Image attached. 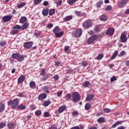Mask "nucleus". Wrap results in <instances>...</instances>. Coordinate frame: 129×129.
<instances>
[{
  "label": "nucleus",
  "instance_id": "nucleus-23",
  "mask_svg": "<svg viewBox=\"0 0 129 129\" xmlns=\"http://www.w3.org/2000/svg\"><path fill=\"white\" fill-rule=\"evenodd\" d=\"M60 31V28H59V26H56L54 29L53 30V32L54 34H56L57 33H59Z\"/></svg>",
  "mask_w": 129,
  "mask_h": 129
},
{
  "label": "nucleus",
  "instance_id": "nucleus-30",
  "mask_svg": "<svg viewBox=\"0 0 129 129\" xmlns=\"http://www.w3.org/2000/svg\"><path fill=\"white\" fill-rule=\"evenodd\" d=\"M77 1L78 0H68L67 3L69 5H73V4H75Z\"/></svg>",
  "mask_w": 129,
  "mask_h": 129
},
{
  "label": "nucleus",
  "instance_id": "nucleus-42",
  "mask_svg": "<svg viewBox=\"0 0 129 129\" xmlns=\"http://www.w3.org/2000/svg\"><path fill=\"white\" fill-rule=\"evenodd\" d=\"M35 114L37 116H39L41 115V114H42V112L40 110H37V111H35Z\"/></svg>",
  "mask_w": 129,
  "mask_h": 129
},
{
  "label": "nucleus",
  "instance_id": "nucleus-47",
  "mask_svg": "<svg viewBox=\"0 0 129 129\" xmlns=\"http://www.w3.org/2000/svg\"><path fill=\"white\" fill-rule=\"evenodd\" d=\"M103 111L106 113H108V112H110V109L107 108H105L103 109Z\"/></svg>",
  "mask_w": 129,
  "mask_h": 129
},
{
  "label": "nucleus",
  "instance_id": "nucleus-40",
  "mask_svg": "<svg viewBox=\"0 0 129 129\" xmlns=\"http://www.w3.org/2000/svg\"><path fill=\"white\" fill-rule=\"evenodd\" d=\"M51 103L50 101H45L43 103L44 106H48V105Z\"/></svg>",
  "mask_w": 129,
  "mask_h": 129
},
{
  "label": "nucleus",
  "instance_id": "nucleus-62",
  "mask_svg": "<svg viewBox=\"0 0 129 129\" xmlns=\"http://www.w3.org/2000/svg\"><path fill=\"white\" fill-rule=\"evenodd\" d=\"M112 8L110 6H108L107 7L106 9V11H110L111 10Z\"/></svg>",
  "mask_w": 129,
  "mask_h": 129
},
{
  "label": "nucleus",
  "instance_id": "nucleus-26",
  "mask_svg": "<svg viewBox=\"0 0 129 129\" xmlns=\"http://www.w3.org/2000/svg\"><path fill=\"white\" fill-rule=\"evenodd\" d=\"M24 58V55H21V54L20 53L19 56L17 58V60L18 62H21V61H23Z\"/></svg>",
  "mask_w": 129,
  "mask_h": 129
},
{
  "label": "nucleus",
  "instance_id": "nucleus-33",
  "mask_svg": "<svg viewBox=\"0 0 129 129\" xmlns=\"http://www.w3.org/2000/svg\"><path fill=\"white\" fill-rule=\"evenodd\" d=\"M25 6H26V3L22 2L18 5V9H21L23 7H25Z\"/></svg>",
  "mask_w": 129,
  "mask_h": 129
},
{
  "label": "nucleus",
  "instance_id": "nucleus-24",
  "mask_svg": "<svg viewBox=\"0 0 129 129\" xmlns=\"http://www.w3.org/2000/svg\"><path fill=\"white\" fill-rule=\"evenodd\" d=\"M117 54H118V51L117 50H115L110 58L111 60H113V59L117 56Z\"/></svg>",
  "mask_w": 129,
  "mask_h": 129
},
{
  "label": "nucleus",
  "instance_id": "nucleus-10",
  "mask_svg": "<svg viewBox=\"0 0 129 129\" xmlns=\"http://www.w3.org/2000/svg\"><path fill=\"white\" fill-rule=\"evenodd\" d=\"M33 45V42L32 41H28L24 43V47L26 48V49H30L31 46Z\"/></svg>",
  "mask_w": 129,
  "mask_h": 129
},
{
  "label": "nucleus",
  "instance_id": "nucleus-37",
  "mask_svg": "<svg viewBox=\"0 0 129 129\" xmlns=\"http://www.w3.org/2000/svg\"><path fill=\"white\" fill-rule=\"evenodd\" d=\"M103 58V54H99L96 57L97 60H101Z\"/></svg>",
  "mask_w": 129,
  "mask_h": 129
},
{
  "label": "nucleus",
  "instance_id": "nucleus-32",
  "mask_svg": "<svg viewBox=\"0 0 129 129\" xmlns=\"http://www.w3.org/2000/svg\"><path fill=\"white\" fill-rule=\"evenodd\" d=\"M64 34V33L63 32H60V33H55V36L57 38H60V37H62V36H63V34Z\"/></svg>",
  "mask_w": 129,
  "mask_h": 129
},
{
  "label": "nucleus",
  "instance_id": "nucleus-43",
  "mask_svg": "<svg viewBox=\"0 0 129 129\" xmlns=\"http://www.w3.org/2000/svg\"><path fill=\"white\" fill-rule=\"evenodd\" d=\"M72 95L71 94H68L66 95V96H65V98L67 99V100H68V99H70V98H71L72 97Z\"/></svg>",
  "mask_w": 129,
  "mask_h": 129
},
{
  "label": "nucleus",
  "instance_id": "nucleus-29",
  "mask_svg": "<svg viewBox=\"0 0 129 129\" xmlns=\"http://www.w3.org/2000/svg\"><path fill=\"white\" fill-rule=\"evenodd\" d=\"M18 108L19 109H21V110H24V109H26V106H24L23 104H21L18 106Z\"/></svg>",
  "mask_w": 129,
  "mask_h": 129
},
{
  "label": "nucleus",
  "instance_id": "nucleus-35",
  "mask_svg": "<svg viewBox=\"0 0 129 129\" xmlns=\"http://www.w3.org/2000/svg\"><path fill=\"white\" fill-rule=\"evenodd\" d=\"M13 29H14V30H16V29L21 30L22 29V26L19 25H16L13 27Z\"/></svg>",
  "mask_w": 129,
  "mask_h": 129
},
{
  "label": "nucleus",
  "instance_id": "nucleus-45",
  "mask_svg": "<svg viewBox=\"0 0 129 129\" xmlns=\"http://www.w3.org/2000/svg\"><path fill=\"white\" fill-rule=\"evenodd\" d=\"M41 2H42V0H34V5H39Z\"/></svg>",
  "mask_w": 129,
  "mask_h": 129
},
{
  "label": "nucleus",
  "instance_id": "nucleus-58",
  "mask_svg": "<svg viewBox=\"0 0 129 129\" xmlns=\"http://www.w3.org/2000/svg\"><path fill=\"white\" fill-rule=\"evenodd\" d=\"M62 91L57 92L56 94L58 97H61V95H62Z\"/></svg>",
  "mask_w": 129,
  "mask_h": 129
},
{
  "label": "nucleus",
  "instance_id": "nucleus-57",
  "mask_svg": "<svg viewBox=\"0 0 129 129\" xmlns=\"http://www.w3.org/2000/svg\"><path fill=\"white\" fill-rule=\"evenodd\" d=\"M67 71L68 73H72V72H73V70H72V69L71 68H67Z\"/></svg>",
  "mask_w": 129,
  "mask_h": 129
},
{
  "label": "nucleus",
  "instance_id": "nucleus-55",
  "mask_svg": "<svg viewBox=\"0 0 129 129\" xmlns=\"http://www.w3.org/2000/svg\"><path fill=\"white\" fill-rule=\"evenodd\" d=\"M53 79H54V80H55V81H57V80L59 79V76H58V75H55L53 77Z\"/></svg>",
  "mask_w": 129,
  "mask_h": 129
},
{
  "label": "nucleus",
  "instance_id": "nucleus-53",
  "mask_svg": "<svg viewBox=\"0 0 129 129\" xmlns=\"http://www.w3.org/2000/svg\"><path fill=\"white\" fill-rule=\"evenodd\" d=\"M116 80V78L115 77H112L110 78V82H113Z\"/></svg>",
  "mask_w": 129,
  "mask_h": 129
},
{
  "label": "nucleus",
  "instance_id": "nucleus-21",
  "mask_svg": "<svg viewBox=\"0 0 129 129\" xmlns=\"http://www.w3.org/2000/svg\"><path fill=\"white\" fill-rule=\"evenodd\" d=\"M26 21H27V17H22L21 19L19 21V23L20 24H24V23H25V22H26Z\"/></svg>",
  "mask_w": 129,
  "mask_h": 129
},
{
  "label": "nucleus",
  "instance_id": "nucleus-15",
  "mask_svg": "<svg viewBox=\"0 0 129 129\" xmlns=\"http://www.w3.org/2000/svg\"><path fill=\"white\" fill-rule=\"evenodd\" d=\"M101 21H103V22H105V21H107V16L103 14L100 17Z\"/></svg>",
  "mask_w": 129,
  "mask_h": 129
},
{
  "label": "nucleus",
  "instance_id": "nucleus-51",
  "mask_svg": "<svg viewBox=\"0 0 129 129\" xmlns=\"http://www.w3.org/2000/svg\"><path fill=\"white\" fill-rule=\"evenodd\" d=\"M46 72V71H45V69H42L41 73H40V75H41L42 76H44V75H45V73Z\"/></svg>",
  "mask_w": 129,
  "mask_h": 129
},
{
  "label": "nucleus",
  "instance_id": "nucleus-17",
  "mask_svg": "<svg viewBox=\"0 0 129 129\" xmlns=\"http://www.w3.org/2000/svg\"><path fill=\"white\" fill-rule=\"evenodd\" d=\"M48 14H49V9H44L42 11L43 16H48Z\"/></svg>",
  "mask_w": 129,
  "mask_h": 129
},
{
  "label": "nucleus",
  "instance_id": "nucleus-48",
  "mask_svg": "<svg viewBox=\"0 0 129 129\" xmlns=\"http://www.w3.org/2000/svg\"><path fill=\"white\" fill-rule=\"evenodd\" d=\"M43 90H44V92H46V93H49V89L47 87H44Z\"/></svg>",
  "mask_w": 129,
  "mask_h": 129
},
{
  "label": "nucleus",
  "instance_id": "nucleus-25",
  "mask_svg": "<svg viewBox=\"0 0 129 129\" xmlns=\"http://www.w3.org/2000/svg\"><path fill=\"white\" fill-rule=\"evenodd\" d=\"M19 56H20V53H13L12 55V58H13L14 59H18V58H19Z\"/></svg>",
  "mask_w": 129,
  "mask_h": 129
},
{
  "label": "nucleus",
  "instance_id": "nucleus-14",
  "mask_svg": "<svg viewBox=\"0 0 129 129\" xmlns=\"http://www.w3.org/2000/svg\"><path fill=\"white\" fill-rule=\"evenodd\" d=\"M122 122H123V121H118L112 125V127L113 128H114L115 127H116V126H117V125H118V124H121V123H122Z\"/></svg>",
  "mask_w": 129,
  "mask_h": 129
},
{
  "label": "nucleus",
  "instance_id": "nucleus-1",
  "mask_svg": "<svg viewBox=\"0 0 129 129\" xmlns=\"http://www.w3.org/2000/svg\"><path fill=\"white\" fill-rule=\"evenodd\" d=\"M73 102L75 103L80 101L81 100V96L77 92H74L72 94Z\"/></svg>",
  "mask_w": 129,
  "mask_h": 129
},
{
  "label": "nucleus",
  "instance_id": "nucleus-38",
  "mask_svg": "<svg viewBox=\"0 0 129 129\" xmlns=\"http://www.w3.org/2000/svg\"><path fill=\"white\" fill-rule=\"evenodd\" d=\"M75 14L78 17H80V16H82V13L81 12L75 11Z\"/></svg>",
  "mask_w": 129,
  "mask_h": 129
},
{
  "label": "nucleus",
  "instance_id": "nucleus-8",
  "mask_svg": "<svg viewBox=\"0 0 129 129\" xmlns=\"http://www.w3.org/2000/svg\"><path fill=\"white\" fill-rule=\"evenodd\" d=\"M97 39V35H93L90 37L88 40V44H92V42H94L96 39Z\"/></svg>",
  "mask_w": 129,
  "mask_h": 129
},
{
  "label": "nucleus",
  "instance_id": "nucleus-34",
  "mask_svg": "<svg viewBox=\"0 0 129 129\" xmlns=\"http://www.w3.org/2000/svg\"><path fill=\"white\" fill-rule=\"evenodd\" d=\"M91 108V105L89 103H87L85 105V108L86 110H88L89 109H90Z\"/></svg>",
  "mask_w": 129,
  "mask_h": 129
},
{
  "label": "nucleus",
  "instance_id": "nucleus-46",
  "mask_svg": "<svg viewBox=\"0 0 129 129\" xmlns=\"http://www.w3.org/2000/svg\"><path fill=\"white\" fill-rule=\"evenodd\" d=\"M87 65H88V63L87 62V61H83L82 62V66L84 67H86Z\"/></svg>",
  "mask_w": 129,
  "mask_h": 129
},
{
  "label": "nucleus",
  "instance_id": "nucleus-6",
  "mask_svg": "<svg viewBox=\"0 0 129 129\" xmlns=\"http://www.w3.org/2000/svg\"><path fill=\"white\" fill-rule=\"evenodd\" d=\"M12 18L13 16L12 15L5 16L3 17L2 20L5 23H8V22H10V21L12 20Z\"/></svg>",
  "mask_w": 129,
  "mask_h": 129
},
{
  "label": "nucleus",
  "instance_id": "nucleus-13",
  "mask_svg": "<svg viewBox=\"0 0 129 129\" xmlns=\"http://www.w3.org/2000/svg\"><path fill=\"white\" fill-rule=\"evenodd\" d=\"M29 26H30L29 22H26L23 24V25H22L21 26V30H26V29H27Z\"/></svg>",
  "mask_w": 129,
  "mask_h": 129
},
{
  "label": "nucleus",
  "instance_id": "nucleus-50",
  "mask_svg": "<svg viewBox=\"0 0 129 129\" xmlns=\"http://www.w3.org/2000/svg\"><path fill=\"white\" fill-rule=\"evenodd\" d=\"M30 108H31V110H34V109H36V106L35 105H30Z\"/></svg>",
  "mask_w": 129,
  "mask_h": 129
},
{
  "label": "nucleus",
  "instance_id": "nucleus-52",
  "mask_svg": "<svg viewBox=\"0 0 129 129\" xmlns=\"http://www.w3.org/2000/svg\"><path fill=\"white\" fill-rule=\"evenodd\" d=\"M40 35L41 32H36L34 33V36H35V37H40Z\"/></svg>",
  "mask_w": 129,
  "mask_h": 129
},
{
  "label": "nucleus",
  "instance_id": "nucleus-2",
  "mask_svg": "<svg viewBox=\"0 0 129 129\" xmlns=\"http://www.w3.org/2000/svg\"><path fill=\"white\" fill-rule=\"evenodd\" d=\"M19 104V100H18V98H16L13 101L11 100H10L8 101V105H11L12 108H16L17 106H18Z\"/></svg>",
  "mask_w": 129,
  "mask_h": 129
},
{
  "label": "nucleus",
  "instance_id": "nucleus-3",
  "mask_svg": "<svg viewBox=\"0 0 129 129\" xmlns=\"http://www.w3.org/2000/svg\"><path fill=\"white\" fill-rule=\"evenodd\" d=\"M83 27L85 29H89L92 27V21L91 20H88L83 23Z\"/></svg>",
  "mask_w": 129,
  "mask_h": 129
},
{
  "label": "nucleus",
  "instance_id": "nucleus-59",
  "mask_svg": "<svg viewBox=\"0 0 129 129\" xmlns=\"http://www.w3.org/2000/svg\"><path fill=\"white\" fill-rule=\"evenodd\" d=\"M94 31L96 32H97L99 31V26H96L94 28Z\"/></svg>",
  "mask_w": 129,
  "mask_h": 129
},
{
  "label": "nucleus",
  "instance_id": "nucleus-39",
  "mask_svg": "<svg viewBox=\"0 0 129 129\" xmlns=\"http://www.w3.org/2000/svg\"><path fill=\"white\" fill-rule=\"evenodd\" d=\"M103 4V2H102V1H100L98 3H97L96 7L97 8H100V7H101V6Z\"/></svg>",
  "mask_w": 129,
  "mask_h": 129
},
{
  "label": "nucleus",
  "instance_id": "nucleus-56",
  "mask_svg": "<svg viewBox=\"0 0 129 129\" xmlns=\"http://www.w3.org/2000/svg\"><path fill=\"white\" fill-rule=\"evenodd\" d=\"M13 35H17V33H19V30H13L12 31Z\"/></svg>",
  "mask_w": 129,
  "mask_h": 129
},
{
  "label": "nucleus",
  "instance_id": "nucleus-12",
  "mask_svg": "<svg viewBox=\"0 0 129 129\" xmlns=\"http://www.w3.org/2000/svg\"><path fill=\"white\" fill-rule=\"evenodd\" d=\"M24 80H25V76L22 75L19 78L18 80V83L20 84H21V83H23V82H24Z\"/></svg>",
  "mask_w": 129,
  "mask_h": 129
},
{
  "label": "nucleus",
  "instance_id": "nucleus-7",
  "mask_svg": "<svg viewBox=\"0 0 129 129\" xmlns=\"http://www.w3.org/2000/svg\"><path fill=\"white\" fill-rule=\"evenodd\" d=\"M127 2H128V0H122L120 2L118 3V7H119V8H123V7L127 4Z\"/></svg>",
  "mask_w": 129,
  "mask_h": 129
},
{
  "label": "nucleus",
  "instance_id": "nucleus-41",
  "mask_svg": "<svg viewBox=\"0 0 129 129\" xmlns=\"http://www.w3.org/2000/svg\"><path fill=\"white\" fill-rule=\"evenodd\" d=\"M7 44V41L4 40V41H1L0 42V46L1 47H4L6 44Z\"/></svg>",
  "mask_w": 129,
  "mask_h": 129
},
{
  "label": "nucleus",
  "instance_id": "nucleus-20",
  "mask_svg": "<svg viewBox=\"0 0 129 129\" xmlns=\"http://www.w3.org/2000/svg\"><path fill=\"white\" fill-rule=\"evenodd\" d=\"M65 109H66V106H61L59 108L58 112H59V113H61V112H63V111L65 110Z\"/></svg>",
  "mask_w": 129,
  "mask_h": 129
},
{
  "label": "nucleus",
  "instance_id": "nucleus-4",
  "mask_svg": "<svg viewBox=\"0 0 129 129\" xmlns=\"http://www.w3.org/2000/svg\"><path fill=\"white\" fill-rule=\"evenodd\" d=\"M120 39L121 43H125V42L127 41V37L126 36V34L125 32L121 34Z\"/></svg>",
  "mask_w": 129,
  "mask_h": 129
},
{
  "label": "nucleus",
  "instance_id": "nucleus-18",
  "mask_svg": "<svg viewBox=\"0 0 129 129\" xmlns=\"http://www.w3.org/2000/svg\"><path fill=\"white\" fill-rule=\"evenodd\" d=\"M93 97H94V95L93 94L88 95L86 98V101H90V100H91V99H93Z\"/></svg>",
  "mask_w": 129,
  "mask_h": 129
},
{
  "label": "nucleus",
  "instance_id": "nucleus-27",
  "mask_svg": "<svg viewBox=\"0 0 129 129\" xmlns=\"http://www.w3.org/2000/svg\"><path fill=\"white\" fill-rule=\"evenodd\" d=\"M48 12H49V15L50 16H53V15L55 14V12H56V10L55 9H51Z\"/></svg>",
  "mask_w": 129,
  "mask_h": 129
},
{
  "label": "nucleus",
  "instance_id": "nucleus-19",
  "mask_svg": "<svg viewBox=\"0 0 129 129\" xmlns=\"http://www.w3.org/2000/svg\"><path fill=\"white\" fill-rule=\"evenodd\" d=\"M97 121L99 123H103L105 121V118L103 117H100L98 119Z\"/></svg>",
  "mask_w": 129,
  "mask_h": 129
},
{
  "label": "nucleus",
  "instance_id": "nucleus-60",
  "mask_svg": "<svg viewBox=\"0 0 129 129\" xmlns=\"http://www.w3.org/2000/svg\"><path fill=\"white\" fill-rule=\"evenodd\" d=\"M62 4V0H60L57 2V7H58V6H60V5H61Z\"/></svg>",
  "mask_w": 129,
  "mask_h": 129
},
{
  "label": "nucleus",
  "instance_id": "nucleus-16",
  "mask_svg": "<svg viewBox=\"0 0 129 129\" xmlns=\"http://www.w3.org/2000/svg\"><path fill=\"white\" fill-rule=\"evenodd\" d=\"M7 125H8V128L9 129L15 128V124H14V123L9 122Z\"/></svg>",
  "mask_w": 129,
  "mask_h": 129
},
{
  "label": "nucleus",
  "instance_id": "nucleus-36",
  "mask_svg": "<svg viewBox=\"0 0 129 129\" xmlns=\"http://www.w3.org/2000/svg\"><path fill=\"white\" fill-rule=\"evenodd\" d=\"M5 110V104L0 103V112H2Z\"/></svg>",
  "mask_w": 129,
  "mask_h": 129
},
{
  "label": "nucleus",
  "instance_id": "nucleus-28",
  "mask_svg": "<svg viewBox=\"0 0 129 129\" xmlns=\"http://www.w3.org/2000/svg\"><path fill=\"white\" fill-rule=\"evenodd\" d=\"M29 85L31 88H35L36 87V83L32 81L30 83Z\"/></svg>",
  "mask_w": 129,
  "mask_h": 129
},
{
  "label": "nucleus",
  "instance_id": "nucleus-9",
  "mask_svg": "<svg viewBox=\"0 0 129 129\" xmlns=\"http://www.w3.org/2000/svg\"><path fill=\"white\" fill-rule=\"evenodd\" d=\"M114 33V29L112 28H109L106 32V35H109V36H112Z\"/></svg>",
  "mask_w": 129,
  "mask_h": 129
},
{
  "label": "nucleus",
  "instance_id": "nucleus-63",
  "mask_svg": "<svg viewBox=\"0 0 129 129\" xmlns=\"http://www.w3.org/2000/svg\"><path fill=\"white\" fill-rule=\"evenodd\" d=\"M70 129H80V127H79V126H75L74 127H72Z\"/></svg>",
  "mask_w": 129,
  "mask_h": 129
},
{
  "label": "nucleus",
  "instance_id": "nucleus-5",
  "mask_svg": "<svg viewBox=\"0 0 129 129\" xmlns=\"http://www.w3.org/2000/svg\"><path fill=\"white\" fill-rule=\"evenodd\" d=\"M82 34V29H78L75 31L74 35L76 38H80Z\"/></svg>",
  "mask_w": 129,
  "mask_h": 129
},
{
  "label": "nucleus",
  "instance_id": "nucleus-64",
  "mask_svg": "<svg viewBox=\"0 0 129 129\" xmlns=\"http://www.w3.org/2000/svg\"><path fill=\"white\" fill-rule=\"evenodd\" d=\"M117 129H125V127L123 126H119Z\"/></svg>",
  "mask_w": 129,
  "mask_h": 129
},
{
  "label": "nucleus",
  "instance_id": "nucleus-54",
  "mask_svg": "<svg viewBox=\"0 0 129 129\" xmlns=\"http://www.w3.org/2000/svg\"><path fill=\"white\" fill-rule=\"evenodd\" d=\"M78 114H79V113H78V111H74L72 112V115L74 116H76V115H78Z\"/></svg>",
  "mask_w": 129,
  "mask_h": 129
},
{
  "label": "nucleus",
  "instance_id": "nucleus-61",
  "mask_svg": "<svg viewBox=\"0 0 129 129\" xmlns=\"http://www.w3.org/2000/svg\"><path fill=\"white\" fill-rule=\"evenodd\" d=\"M52 27H53V24L52 23H50L47 25V28H48V29H51V28H52Z\"/></svg>",
  "mask_w": 129,
  "mask_h": 129
},
{
  "label": "nucleus",
  "instance_id": "nucleus-22",
  "mask_svg": "<svg viewBox=\"0 0 129 129\" xmlns=\"http://www.w3.org/2000/svg\"><path fill=\"white\" fill-rule=\"evenodd\" d=\"M72 19H73V17L72 15H70L66 17L64 19V21H66V22H68L71 21V20H72Z\"/></svg>",
  "mask_w": 129,
  "mask_h": 129
},
{
  "label": "nucleus",
  "instance_id": "nucleus-31",
  "mask_svg": "<svg viewBox=\"0 0 129 129\" xmlns=\"http://www.w3.org/2000/svg\"><path fill=\"white\" fill-rule=\"evenodd\" d=\"M83 86H84L85 87H88V86H90V82H88V81H86L84 82L83 83Z\"/></svg>",
  "mask_w": 129,
  "mask_h": 129
},
{
  "label": "nucleus",
  "instance_id": "nucleus-49",
  "mask_svg": "<svg viewBox=\"0 0 129 129\" xmlns=\"http://www.w3.org/2000/svg\"><path fill=\"white\" fill-rule=\"evenodd\" d=\"M44 116L45 117H49V116H50V114L48 112H45L44 113Z\"/></svg>",
  "mask_w": 129,
  "mask_h": 129
},
{
  "label": "nucleus",
  "instance_id": "nucleus-11",
  "mask_svg": "<svg viewBox=\"0 0 129 129\" xmlns=\"http://www.w3.org/2000/svg\"><path fill=\"white\" fill-rule=\"evenodd\" d=\"M47 97V94L45 93L41 94L38 97L39 100H43Z\"/></svg>",
  "mask_w": 129,
  "mask_h": 129
},
{
  "label": "nucleus",
  "instance_id": "nucleus-44",
  "mask_svg": "<svg viewBox=\"0 0 129 129\" xmlns=\"http://www.w3.org/2000/svg\"><path fill=\"white\" fill-rule=\"evenodd\" d=\"M6 125V124L5 122H0V128H3V127H5Z\"/></svg>",
  "mask_w": 129,
  "mask_h": 129
}]
</instances>
